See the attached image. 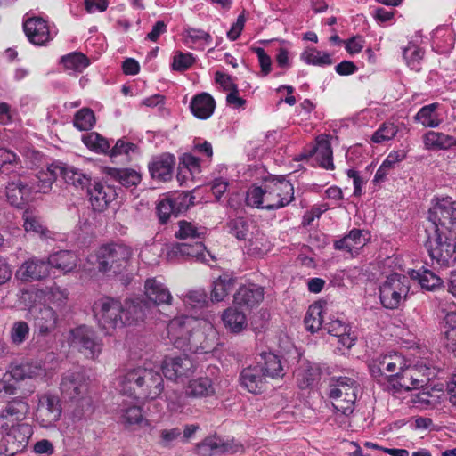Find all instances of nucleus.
Masks as SVG:
<instances>
[{"label":"nucleus","mask_w":456,"mask_h":456,"mask_svg":"<svg viewBox=\"0 0 456 456\" xmlns=\"http://www.w3.org/2000/svg\"><path fill=\"white\" fill-rule=\"evenodd\" d=\"M82 142L90 151L96 153L107 152L110 147L108 140L96 132L84 134Z\"/></svg>","instance_id":"6e6d98bb"},{"label":"nucleus","mask_w":456,"mask_h":456,"mask_svg":"<svg viewBox=\"0 0 456 456\" xmlns=\"http://www.w3.org/2000/svg\"><path fill=\"white\" fill-rule=\"evenodd\" d=\"M370 240L369 232L362 230L354 229L341 240L335 242L336 249L345 251L352 256L358 255L359 251Z\"/></svg>","instance_id":"cd10ccee"},{"label":"nucleus","mask_w":456,"mask_h":456,"mask_svg":"<svg viewBox=\"0 0 456 456\" xmlns=\"http://www.w3.org/2000/svg\"><path fill=\"white\" fill-rule=\"evenodd\" d=\"M32 192L31 185L23 176L10 181L6 186L7 200L16 208H22L29 200Z\"/></svg>","instance_id":"b1692460"},{"label":"nucleus","mask_w":456,"mask_h":456,"mask_svg":"<svg viewBox=\"0 0 456 456\" xmlns=\"http://www.w3.org/2000/svg\"><path fill=\"white\" fill-rule=\"evenodd\" d=\"M411 276L414 280H418L422 289L427 290H436L443 285L442 279L429 270L411 271Z\"/></svg>","instance_id":"603ef678"},{"label":"nucleus","mask_w":456,"mask_h":456,"mask_svg":"<svg viewBox=\"0 0 456 456\" xmlns=\"http://www.w3.org/2000/svg\"><path fill=\"white\" fill-rule=\"evenodd\" d=\"M251 226V223H248L241 217L231 220L228 223L229 231L232 235H234L238 240H248L249 245L252 247L253 250L263 253L264 250L261 247L263 246V240H265L264 235L259 234L257 232L256 237H248L249 228Z\"/></svg>","instance_id":"bb28decb"},{"label":"nucleus","mask_w":456,"mask_h":456,"mask_svg":"<svg viewBox=\"0 0 456 456\" xmlns=\"http://www.w3.org/2000/svg\"><path fill=\"white\" fill-rule=\"evenodd\" d=\"M188 311L202 309L206 305V294L202 291H190L183 297Z\"/></svg>","instance_id":"e2e57ef3"},{"label":"nucleus","mask_w":456,"mask_h":456,"mask_svg":"<svg viewBox=\"0 0 456 456\" xmlns=\"http://www.w3.org/2000/svg\"><path fill=\"white\" fill-rule=\"evenodd\" d=\"M398 133V126L392 122L383 123L372 134L371 141L374 143H382L392 140Z\"/></svg>","instance_id":"052dcab7"},{"label":"nucleus","mask_w":456,"mask_h":456,"mask_svg":"<svg viewBox=\"0 0 456 456\" xmlns=\"http://www.w3.org/2000/svg\"><path fill=\"white\" fill-rule=\"evenodd\" d=\"M61 175L67 183L76 188L88 190L91 185L92 176L75 167L62 165Z\"/></svg>","instance_id":"a19ab883"},{"label":"nucleus","mask_w":456,"mask_h":456,"mask_svg":"<svg viewBox=\"0 0 456 456\" xmlns=\"http://www.w3.org/2000/svg\"><path fill=\"white\" fill-rule=\"evenodd\" d=\"M426 246L430 257L441 267H449L456 261V233L427 232Z\"/></svg>","instance_id":"6e6552de"},{"label":"nucleus","mask_w":456,"mask_h":456,"mask_svg":"<svg viewBox=\"0 0 456 456\" xmlns=\"http://www.w3.org/2000/svg\"><path fill=\"white\" fill-rule=\"evenodd\" d=\"M32 434L31 426H21L17 430L0 432V456H14L22 452Z\"/></svg>","instance_id":"f3484780"},{"label":"nucleus","mask_w":456,"mask_h":456,"mask_svg":"<svg viewBox=\"0 0 456 456\" xmlns=\"http://www.w3.org/2000/svg\"><path fill=\"white\" fill-rule=\"evenodd\" d=\"M94 123V113L88 108H84L78 110L73 119L74 126L80 131L91 129Z\"/></svg>","instance_id":"bf43d9fd"},{"label":"nucleus","mask_w":456,"mask_h":456,"mask_svg":"<svg viewBox=\"0 0 456 456\" xmlns=\"http://www.w3.org/2000/svg\"><path fill=\"white\" fill-rule=\"evenodd\" d=\"M225 328L232 333H240L247 327V318L243 312L236 308L226 309L222 315Z\"/></svg>","instance_id":"c03bdc74"},{"label":"nucleus","mask_w":456,"mask_h":456,"mask_svg":"<svg viewBox=\"0 0 456 456\" xmlns=\"http://www.w3.org/2000/svg\"><path fill=\"white\" fill-rule=\"evenodd\" d=\"M220 369L217 366H208L207 374L189 380L185 393L193 398H207L216 395L224 387Z\"/></svg>","instance_id":"9b49d317"},{"label":"nucleus","mask_w":456,"mask_h":456,"mask_svg":"<svg viewBox=\"0 0 456 456\" xmlns=\"http://www.w3.org/2000/svg\"><path fill=\"white\" fill-rule=\"evenodd\" d=\"M192 53L176 52L173 57L172 69L177 71L188 69L194 63Z\"/></svg>","instance_id":"338daca9"},{"label":"nucleus","mask_w":456,"mask_h":456,"mask_svg":"<svg viewBox=\"0 0 456 456\" xmlns=\"http://www.w3.org/2000/svg\"><path fill=\"white\" fill-rule=\"evenodd\" d=\"M215 109L216 102L208 93L194 95L190 102V110L192 115L199 119H208L214 113Z\"/></svg>","instance_id":"72a5a7b5"},{"label":"nucleus","mask_w":456,"mask_h":456,"mask_svg":"<svg viewBox=\"0 0 456 456\" xmlns=\"http://www.w3.org/2000/svg\"><path fill=\"white\" fill-rule=\"evenodd\" d=\"M189 249L187 243L175 242L167 244L162 250L164 258L169 263H179L185 261V255L189 253L186 251Z\"/></svg>","instance_id":"864d4df0"},{"label":"nucleus","mask_w":456,"mask_h":456,"mask_svg":"<svg viewBox=\"0 0 456 456\" xmlns=\"http://www.w3.org/2000/svg\"><path fill=\"white\" fill-rule=\"evenodd\" d=\"M88 194L93 208L97 211L103 210L114 199L112 188L95 183L93 188H88Z\"/></svg>","instance_id":"c9c22d12"},{"label":"nucleus","mask_w":456,"mask_h":456,"mask_svg":"<svg viewBox=\"0 0 456 456\" xmlns=\"http://www.w3.org/2000/svg\"><path fill=\"white\" fill-rule=\"evenodd\" d=\"M28 410V404L21 399L8 402L0 411V432L17 430L21 426H29L23 422Z\"/></svg>","instance_id":"dca6fc26"},{"label":"nucleus","mask_w":456,"mask_h":456,"mask_svg":"<svg viewBox=\"0 0 456 456\" xmlns=\"http://www.w3.org/2000/svg\"><path fill=\"white\" fill-rule=\"evenodd\" d=\"M23 29L29 42L39 46L45 45L58 33L53 23L37 16L26 19L23 22Z\"/></svg>","instance_id":"ddd939ff"},{"label":"nucleus","mask_w":456,"mask_h":456,"mask_svg":"<svg viewBox=\"0 0 456 456\" xmlns=\"http://www.w3.org/2000/svg\"><path fill=\"white\" fill-rule=\"evenodd\" d=\"M323 328L327 332L338 338V342L346 348H351L354 345L355 337L350 332L349 325L338 317H331L325 322Z\"/></svg>","instance_id":"473e14b6"},{"label":"nucleus","mask_w":456,"mask_h":456,"mask_svg":"<svg viewBox=\"0 0 456 456\" xmlns=\"http://www.w3.org/2000/svg\"><path fill=\"white\" fill-rule=\"evenodd\" d=\"M197 450L201 456H214L228 452L231 450V445L224 443L220 437L210 436L200 444Z\"/></svg>","instance_id":"37998d69"},{"label":"nucleus","mask_w":456,"mask_h":456,"mask_svg":"<svg viewBox=\"0 0 456 456\" xmlns=\"http://www.w3.org/2000/svg\"><path fill=\"white\" fill-rule=\"evenodd\" d=\"M358 393V383L351 378L338 377L330 379L329 397L334 409L345 416L353 413Z\"/></svg>","instance_id":"0eeeda50"},{"label":"nucleus","mask_w":456,"mask_h":456,"mask_svg":"<svg viewBox=\"0 0 456 456\" xmlns=\"http://www.w3.org/2000/svg\"><path fill=\"white\" fill-rule=\"evenodd\" d=\"M23 227L27 232L37 234L40 237H46L48 230L43 225L40 218L32 211L26 210L23 214Z\"/></svg>","instance_id":"4d7b16f0"},{"label":"nucleus","mask_w":456,"mask_h":456,"mask_svg":"<svg viewBox=\"0 0 456 456\" xmlns=\"http://www.w3.org/2000/svg\"><path fill=\"white\" fill-rule=\"evenodd\" d=\"M263 299V288L253 283L240 287L233 297L234 304L246 309H251L257 306Z\"/></svg>","instance_id":"a878e982"},{"label":"nucleus","mask_w":456,"mask_h":456,"mask_svg":"<svg viewBox=\"0 0 456 456\" xmlns=\"http://www.w3.org/2000/svg\"><path fill=\"white\" fill-rule=\"evenodd\" d=\"M131 256L132 249L128 246L123 244L103 245L87 256L86 262L82 265V270L91 277H94L96 272L121 273L126 268Z\"/></svg>","instance_id":"423d86ee"},{"label":"nucleus","mask_w":456,"mask_h":456,"mask_svg":"<svg viewBox=\"0 0 456 456\" xmlns=\"http://www.w3.org/2000/svg\"><path fill=\"white\" fill-rule=\"evenodd\" d=\"M234 285V281L231 277V275L224 273L220 275L214 282H213V289L211 292V300L215 302L223 301L229 294V292L232 289Z\"/></svg>","instance_id":"09e8293b"},{"label":"nucleus","mask_w":456,"mask_h":456,"mask_svg":"<svg viewBox=\"0 0 456 456\" xmlns=\"http://www.w3.org/2000/svg\"><path fill=\"white\" fill-rule=\"evenodd\" d=\"M443 333L444 335V345L451 350H456V312L448 313L444 318Z\"/></svg>","instance_id":"3c124183"},{"label":"nucleus","mask_w":456,"mask_h":456,"mask_svg":"<svg viewBox=\"0 0 456 456\" xmlns=\"http://www.w3.org/2000/svg\"><path fill=\"white\" fill-rule=\"evenodd\" d=\"M294 200V187L284 177L265 180L260 185L248 188L246 196L248 206L265 209H277Z\"/></svg>","instance_id":"39448f33"},{"label":"nucleus","mask_w":456,"mask_h":456,"mask_svg":"<svg viewBox=\"0 0 456 456\" xmlns=\"http://www.w3.org/2000/svg\"><path fill=\"white\" fill-rule=\"evenodd\" d=\"M196 368L193 361L187 355L167 356L161 364L164 376L175 381L189 378L195 372Z\"/></svg>","instance_id":"a211bd4d"},{"label":"nucleus","mask_w":456,"mask_h":456,"mask_svg":"<svg viewBox=\"0 0 456 456\" xmlns=\"http://www.w3.org/2000/svg\"><path fill=\"white\" fill-rule=\"evenodd\" d=\"M409 290V278L400 273H392L379 284L380 303L385 308L396 309L405 301Z\"/></svg>","instance_id":"1a4fd4ad"},{"label":"nucleus","mask_w":456,"mask_h":456,"mask_svg":"<svg viewBox=\"0 0 456 456\" xmlns=\"http://www.w3.org/2000/svg\"><path fill=\"white\" fill-rule=\"evenodd\" d=\"M183 37L184 45L193 50H204L212 43L210 34L200 28H187Z\"/></svg>","instance_id":"58836bf2"},{"label":"nucleus","mask_w":456,"mask_h":456,"mask_svg":"<svg viewBox=\"0 0 456 456\" xmlns=\"http://www.w3.org/2000/svg\"><path fill=\"white\" fill-rule=\"evenodd\" d=\"M61 414L60 400L55 395H43L39 398L36 411L37 421L41 427L50 428L59 420Z\"/></svg>","instance_id":"aec40b11"},{"label":"nucleus","mask_w":456,"mask_h":456,"mask_svg":"<svg viewBox=\"0 0 456 456\" xmlns=\"http://www.w3.org/2000/svg\"><path fill=\"white\" fill-rule=\"evenodd\" d=\"M29 326L26 322L20 321L13 323L10 336L12 343L20 345L29 335Z\"/></svg>","instance_id":"69168bd1"},{"label":"nucleus","mask_w":456,"mask_h":456,"mask_svg":"<svg viewBox=\"0 0 456 456\" xmlns=\"http://www.w3.org/2000/svg\"><path fill=\"white\" fill-rule=\"evenodd\" d=\"M266 380L263 369L259 364L243 368L240 374V385L251 394H261L265 387Z\"/></svg>","instance_id":"4be33fe9"},{"label":"nucleus","mask_w":456,"mask_h":456,"mask_svg":"<svg viewBox=\"0 0 456 456\" xmlns=\"http://www.w3.org/2000/svg\"><path fill=\"white\" fill-rule=\"evenodd\" d=\"M144 295L155 305H171L173 299L168 288L156 278L145 281Z\"/></svg>","instance_id":"c85d7f7f"},{"label":"nucleus","mask_w":456,"mask_h":456,"mask_svg":"<svg viewBox=\"0 0 456 456\" xmlns=\"http://www.w3.org/2000/svg\"><path fill=\"white\" fill-rule=\"evenodd\" d=\"M425 147L428 150L448 149L456 145V137L444 133L429 131L423 137Z\"/></svg>","instance_id":"a18cd8bd"},{"label":"nucleus","mask_w":456,"mask_h":456,"mask_svg":"<svg viewBox=\"0 0 456 456\" xmlns=\"http://www.w3.org/2000/svg\"><path fill=\"white\" fill-rule=\"evenodd\" d=\"M69 344L76 348L85 357L96 359L102 352V341L100 339L93 328L86 325H80L69 331Z\"/></svg>","instance_id":"f8f14e48"},{"label":"nucleus","mask_w":456,"mask_h":456,"mask_svg":"<svg viewBox=\"0 0 456 456\" xmlns=\"http://www.w3.org/2000/svg\"><path fill=\"white\" fill-rule=\"evenodd\" d=\"M88 385V379L82 371H67L63 374L60 385L61 395L69 401L85 400L89 405V400L86 399Z\"/></svg>","instance_id":"4468645a"},{"label":"nucleus","mask_w":456,"mask_h":456,"mask_svg":"<svg viewBox=\"0 0 456 456\" xmlns=\"http://www.w3.org/2000/svg\"><path fill=\"white\" fill-rule=\"evenodd\" d=\"M114 387L137 403L141 400L157 399L164 391V380L158 370L143 365L120 373Z\"/></svg>","instance_id":"20e7f679"},{"label":"nucleus","mask_w":456,"mask_h":456,"mask_svg":"<svg viewBox=\"0 0 456 456\" xmlns=\"http://www.w3.org/2000/svg\"><path fill=\"white\" fill-rule=\"evenodd\" d=\"M167 336L177 348L194 354H209L217 344L218 334L206 317L176 316L167 325Z\"/></svg>","instance_id":"f03ea898"},{"label":"nucleus","mask_w":456,"mask_h":456,"mask_svg":"<svg viewBox=\"0 0 456 456\" xmlns=\"http://www.w3.org/2000/svg\"><path fill=\"white\" fill-rule=\"evenodd\" d=\"M61 61L67 70L74 72H82L89 65L86 56L80 53H71L62 56Z\"/></svg>","instance_id":"5fc2aeb1"},{"label":"nucleus","mask_w":456,"mask_h":456,"mask_svg":"<svg viewBox=\"0 0 456 456\" xmlns=\"http://www.w3.org/2000/svg\"><path fill=\"white\" fill-rule=\"evenodd\" d=\"M438 108V103L423 106L417 112L415 120L425 127H437L442 122V118L437 111Z\"/></svg>","instance_id":"49530a36"},{"label":"nucleus","mask_w":456,"mask_h":456,"mask_svg":"<svg viewBox=\"0 0 456 456\" xmlns=\"http://www.w3.org/2000/svg\"><path fill=\"white\" fill-rule=\"evenodd\" d=\"M145 304L139 299H126L123 303L112 297H102L94 302L93 311L100 328L106 333L120 326L133 325L143 321Z\"/></svg>","instance_id":"7ed1b4c3"},{"label":"nucleus","mask_w":456,"mask_h":456,"mask_svg":"<svg viewBox=\"0 0 456 456\" xmlns=\"http://www.w3.org/2000/svg\"><path fill=\"white\" fill-rule=\"evenodd\" d=\"M424 56L422 48L416 45L410 44L403 50V58L407 66L413 70L419 71L420 69V61Z\"/></svg>","instance_id":"13d9d810"},{"label":"nucleus","mask_w":456,"mask_h":456,"mask_svg":"<svg viewBox=\"0 0 456 456\" xmlns=\"http://www.w3.org/2000/svg\"><path fill=\"white\" fill-rule=\"evenodd\" d=\"M187 247L189 249L186 251L189 254L185 255L186 260H195L203 263H208L209 259L213 260V256L207 251L206 247L201 242L192 245L187 243Z\"/></svg>","instance_id":"680f3d73"},{"label":"nucleus","mask_w":456,"mask_h":456,"mask_svg":"<svg viewBox=\"0 0 456 456\" xmlns=\"http://www.w3.org/2000/svg\"><path fill=\"white\" fill-rule=\"evenodd\" d=\"M300 60L307 65L327 67L333 64L332 55L314 46L306 47L300 54Z\"/></svg>","instance_id":"ea45409f"},{"label":"nucleus","mask_w":456,"mask_h":456,"mask_svg":"<svg viewBox=\"0 0 456 456\" xmlns=\"http://www.w3.org/2000/svg\"><path fill=\"white\" fill-rule=\"evenodd\" d=\"M37 296L44 299L45 302L52 304L61 309L66 305L69 298V291L67 289L61 288L56 283H53L50 286L38 289Z\"/></svg>","instance_id":"4c0bfd02"},{"label":"nucleus","mask_w":456,"mask_h":456,"mask_svg":"<svg viewBox=\"0 0 456 456\" xmlns=\"http://www.w3.org/2000/svg\"><path fill=\"white\" fill-rule=\"evenodd\" d=\"M49 270L57 269L63 273H70L76 269L78 263L77 256L69 250H61L50 255L47 257Z\"/></svg>","instance_id":"f704fd0d"},{"label":"nucleus","mask_w":456,"mask_h":456,"mask_svg":"<svg viewBox=\"0 0 456 456\" xmlns=\"http://www.w3.org/2000/svg\"><path fill=\"white\" fill-rule=\"evenodd\" d=\"M183 170L190 173L191 175H197L200 172V163L199 158L191 153H185L181 158V167L178 174V179L182 176Z\"/></svg>","instance_id":"0e129e2a"},{"label":"nucleus","mask_w":456,"mask_h":456,"mask_svg":"<svg viewBox=\"0 0 456 456\" xmlns=\"http://www.w3.org/2000/svg\"><path fill=\"white\" fill-rule=\"evenodd\" d=\"M105 173L108 177L118 181L126 187L135 186L142 180L141 174L132 168L108 167Z\"/></svg>","instance_id":"79ce46f5"},{"label":"nucleus","mask_w":456,"mask_h":456,"mask_svg":"<svg viewBox=\"0 0 456 456\" xmlns=\"http://www.w3.org/2000/svg\"><path fill=\"white\" fill-rule=\"evenodd\" d=\"M43 374L40 366L26 363L16 365L11 370H4L0 369V392L6 395H14L16 392V381L23 379H33Z\"/></svg>","instance_id":"2eb2a0df"},{"label":"nucleus","mask_w":456,"mask_h":456,"mask_svg":"<svg viewBox=\"0 0 456 456\" xmlns=\"http://www.w3.org/2000/svg\"><path fill=\"white\" fill-rule=\"evenodd\" d=\"M121 417L129 424H136L142 419L141 408L136 404L122 408Z\"/></svg>","instance_id":"774afa93"},{"label":"nucleus","mask_w":456,"mask_h":456,"mask_svg":"<svg viewBox=\"0 0 456 456\" xmlns=\"http://www.w3.org/2000/svg\"><path fill=\"white\" fill-rule=\"evenodd\" d=\"M60 318L57 312L49 305L40 307L34 314L35 330L40 336H47L57 329Z\"/></svg>","instance_id":"393cba45"},{"label":"nucleus","mask_w":456,"mask_h":456,"mask_svg":"<svg viewBox=\"0 0 456 456\" xmlns=\"http://www.w3.org/2000/svg\"><path fill=\"white\" fill-rule=\"evenodd\" d=\"M305 325L307 330L314 333L318 331L323 324V307L319 302L312 304L305 317Z\"/></svg>","instance_id":"8fccbe9b"},{"label":"nucleus","mask_w":456,"mask_h":456,"mask_svg":"<svg viewBox=\"0 0 456 456\" xmlns=\"http://www.w3.org/2000/svg\"><path fill=\"white\" fill-rule=\"evenodd\" d=\"M371 377L385 389L406 391L423 387L436 376L435 368L427 362L411 365L402 354L389 351L372 357L369 362Z\"/></svg>","instance_id":"f257e3e1"},{"label":"nucleus","mask_w":456,"mask_h":456,"mask_svg":"<svg viewBox=\"0 0 456 456\" xmlns=\"http://www.w3.org/2000/svg\"><path fill=\"white\" fill-rule=\"evenodd\" d=\"M62 164L51 163L43 167L35 174V178L28 183L34 192H48L58 175H61Z\"/></svg>","instance_id":"5701e85b"},{"label":"nucleus","mask_w":456,"mask_h":456,"mask_svg":"<svg viewBox=\"0 0 456 456\" xmlns=\"http://www.w3.org/2000/svg\"><path fill=\"white\" fill-rule=\"evenodd\" d=\"M431 226L427 232L456 233V201L446 197L438 199L428 211Z\"/></svg>","instance_id":"9d476101"},{"label":"nucleus","mask_w":456,"mask_h":456,"mask_svg":"<svg viewBox=\"0 0 456 456\" xmlns=\"http://www.w3.org/2000/svg\"><path fill=\"white\" fill-rule=\"evenodd\" d=\"M50 275L47 259L37 256L28 257L17 269L15 276L24 282L39 281Z\"/></svg>","instance_id":"6ab92c4d"},{"label":"nucleus","mask_w":456,"mask_h":456,"mask_svg":"<svg viewBox=\"0 0 456 456\" xmlns=\"http://www.w3.org/2000/svg\"><path fill=\"white\" fill-rule=\"evenodd\" d=\"M312 155L315 156L319 165L328 170L334 169L333 152L329 141L324 136H320L316 140V145L310 150L307 155H301L297 160L306 159Z\"/></svg>","instance_id":"c756f323"},{"label":"nucleus","mask_w":456,"mask_h":456,"mask_svg":"<svg viewBox=\"0 0 456 456\" xmlns=\"http://www.w3.org/2000/svg\"><path fill=\"white\" fill-rule=\"evenodd\" d=\"M263 369L265 377L271 379L282 378L285 374L281 358L272 352H263L260 354V361L257 363Z\"/></svg>","instance_id":"e433bc0d"},{"label":"nucleus","mask_w":456,"mask_h":456,"mask_svg":"<svg viewBox=\"0 0 456 456\" xmlns=\"http://www.w3.org/2000/svg\"><path fill=\"white\" fill-rule=\"evenodd\" d=\"M191 203L187 194L178 193L161 200L157 207V212L161 223H166L172 215H177L186 210Z\"/></svg>","instance_id":"412c9836"},{"label":"nucleus","mask_w":456,"mask_h":456,"mask_svg":"<svg viewBox=\"0 0 456 456\" xmlns=\"http://www.w3.org/2000/svg\"><path fill=\"white\" fill-rule=\"evenodd\" d=\"M295 377L301 389L312 387L320 379V367L307 360H300L295 371Z\"/></svg>","instance_id":"7c9ffc66"},{"label":"nucleus","mask_w":456,"mask_h":456,"mask_svg":"<svg viewBox=\"0 0 456 456\" xmlns=\"http://www.w3.org/2000/svg\"><path fill=\"white\" fill-rule=\"evenodd\" d=\"M175 161V158L168 153L154 157L149 164V170L152 178L163 182L170 180Z\"/></svg>","instance_id":"2f4dec72"},{"label":"nucleus","mask_w":456,"mask_h":456,"mask_svg":"<svg viewBox=\"0 0 456 456\" xmlns=\"http://www.w3.org/2000/svg\"><path fill=\"white\" fill-rule=\"evenodd\" d=\"M207 230L203 226H199L195 223L186 220H181L177 223V230L175 232V237L178 240L202 239L206 235Z\"/></svg>","instance_id":"de8ad7c7"}]
</instances>
